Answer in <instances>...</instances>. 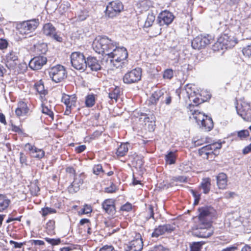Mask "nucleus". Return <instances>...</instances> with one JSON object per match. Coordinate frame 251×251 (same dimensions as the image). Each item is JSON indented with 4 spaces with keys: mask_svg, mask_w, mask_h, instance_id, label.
Wrapping results in <instances>:
<instances>
[{
    "mask_svg": "<svg viewBox=\"0 0 251 251\" xmlns=\"http://www.w3.org/2000/svg\"><path fill=\"white\" fill-rule=\"evenodd\" d=\"M92 46L96 52L105 54L110 58V63L116 68L122 67L124 61L128 56L125 48L118 47L116 42L106 36L96 37Z\"/></svg>",
    "mask_w": 251,
    "mask_h": 251,
    "instance_id": "1",
    "label": "nucleus"
},
{
    "mask_svg": "<svg viewBox=\"0 0 251 251\" xmlns=\"http://www.w3.org/2000/svg\"><path fill=\"white\" fill-rule=\"evenodd\" d=\"M237 43V39L232 33H224L218 38L217 42L213 46L214 50L230 49Z\"/></svg>",
    "mask_w": 251,
    "mask_h": 251,
    "instance_id": "2",
    "label": "nucleus"
},
{
    "mask_svg": "<svg viewBox=\"0 0 251 251\" xmlns=\"http://www.w3.org/2000/svg\"><path fill=\"white\" fill-rule=\"evenodd\" d=\"M191 230L193 235L200 238H208L213 233L211 222H199L198 225L193 226Z\"/></svg>",
    "mask_w": 251,
    "mask_h": 251,
    "instance_id": "3",
    "label": "nucleus"
},
{
    "mask_svg": "<svg viewBox=\"0 0 251 251\" xmlns=\"http://www.w3.org/2000/svg\"><path fill=\"white\" fill-rule=\"evenodd\" d=\"M72 66L75 69L84 71L86 68V59L83 53L79 51L73 52L70 55Z\"/></svg>",
    "mask_w": 251,
    "mask_h": 251,
    "instance_id": "4",
    "label": "nucleus"
},
{
    "mask_svg": "<svg viewBox=\"0 0 251 251\" xmlns=\"http://www.w3.org/2000/svg\"><path fill=\"white\" fill-rule=\"evenodd\" d=\"M49 75L52 81L58 83L67 77V72L64 66L57 65L50 69Z\"/></svg>",
    "mask_w": 251,
    "mask_h": 251,
    "instance_id": "5",
    "label": "nucleus"
},
{
    "mask_svg": "<svg viewBox=\"0 0 251 251\" xmlns=\"http://www.w3.org/2000/svg\"><path fill=\"white\" fill-rule=\"evenodd\" d=\"M38 19H33L24 21L17 25V28L20 34L22 35L27 34L34 31L39 25Z\"/></svg>",
    "mask_w": 251,
    "mask_h": 251,
    "instance_id": "6",
    "label": "nucleus"
},
{
    "mask_svg": "<svg viewBox=\"0 0 251 251\" xmlns=\"http://www.w3.org/2000/svg\"><path fill=\"white\" fill-rule=\"evenodd\" d=\"M122 3L118 0L110 2L106 6L105 15L109 18H112L118 15L123 10Z\"/></svg>",
    "mask_w": 251,
    "mask_h": 251,
    "instance_id": "7",
    "label": "nucleus"
},
{
    "mask_svg": "<svg viewBox=\"0 0 251 251\" xmlns=\"http://www.w3.org/2000/svg\"><path fill=\"white\" fill-rule=\"evenodd\" d=\"M142 71L140 68L133 69L126 73L123 77L125 83L131 84L138 82L141 79Z\"/></svg>",
    "mask_w": 251,
    "mask_h": 251,
    "instance_id": "8",
    "label": "nucleus"
},
{
    "mask_svg": "<svg viewBox=\"0 0 251 251\" xmlns=\"http://www.w3.org/2000/svg\"><path fill=\"white\" fill-rule=\"evenodd\" d=\"M212 38L209 35L198 36L192 40L191 45L193 49L200 50L210 44Z\"/></svg>",
    "mask_w": 251,
    "mask_h": 251,
    "instance_id": "9",
    "label": "nucleus"
},
{
    "mask_svg": "<svg viewBox=\"0 0 251 251\" xmlns=\"http://www.w3.org/2000/svg\"><path fill=\"white\" fill-rule=\"evenodd\" d=\"M199 219L201 222H211V218L215 213V209L211 206L202 207L199 209Z\"/></svg>",
    "mask_w": 251,
    "mask_h": 251,
    "instance_id": "10",
    "label": "nucleus"
},
{
    "mask_svg": "<svg viewBox=\"0 0 251 251\" xmlns=\"http://www.w3.org/2000/svg\"><path fill=\"white\" fill-rule=\"evenodd\" d=\"M241 106L240 108L236 106L238 114L245 121H251V103L244 101L242 102Z\"/></svg>",
    "mask_w": 251,
    "mask_h": 251,
    "instance_id": "11",
    "label": "nucleus"
},
{
    "mask_svg": "<svg viewBox=\"0 0 251 251\" xmlns=\"http://www.w3.org/2000/svg\"><path fill=\"white\" fill-rule=\"evenodd\" d=\"M175 16L171 12L164 10L158 16L157 22L160 26L168 25L172 23Z\"/></svg>",
    "mask_w": 251,
    "mask_h": 251,
    "instance_id": "12",
    "label": "nucleus"
},
{
    "mask_svg": "<svg viewBox=\"0 0 251 251\" xmlns=\"http://www.w3.org/2000/svg\"><path fill=\"white\" fill-rule=\"evenodd\" d=\"M47 62V59L44 56H35L30 60L29 67L33 70L41 69Z\"/></svg>",
    "mask_w": 251,
    "mask_h": 251,
    "instance_id": "13",
    "label": "nucleus"
},
{
    "mask_svg": "<svg viewBox=\"0 0 251 251\" xmlns=\"http://www.w3.org/2000/svg\"><path fill=\"white\" fill-rule=\"evenodd\" d=\"M175 228L174 226L170 224L159 226L157 228H155L152 232V237H158L159 236L163 235L166 232H171Z\"/></svg>",
    "mask_w": 251,
    "mask_h": 251,
    "instance_id": "14",
    "label": "nucleus"
},
{
    "mask_svg": "<svg viewBox=\"0 0 251 251\" xmlns=\"http://www.w3.org/2000/svg\"><path fill=\"white\" fill-rule=\"evenodd\" d=\"M18 64V59L17 53L11 51L6 56L5 65L9 69H14Z\"/></svg>",
    "mask_w": 251,
    "mask_h": 251,
    "instance_id": "15",
    "label": "nucleus"
},
{
    "mask_svg": "<svg viewBox=\"0 0 251 251\" xmlns=\"http://www.w3.org/2000/svg\"><path fill=\"white\" fill-rule=\"evenodd\" d=\"M86 68H90L93 71H97L101 68L100 61L95 57H88L86 59Z\"/></svg>",
    "mask_w": 251,
    "mask_h": 251,
    "instance_id": "16",
    "label": "nucleus"
},
{
    "mask_svg": "<svg viewBox=\"0 0 251 251\" xmlns=\"http://www.w3.org/2000/svg\"><path fill=\"white\" fill-rule=\"evenodd\" d=\"M191 107L192 105L191 104H190V114L192 115L193 118L195 120L196 122L198 123V124L200 126L201 124L202 123V122H204L205 119L206 118V117H207V116L200 112L198 109H191Z\"/></svg>",
    "mask_w": 251,
    "mask_h": 251,
    "instance_id": "17",
    "label": "nucleus"
},
{
    "mask_svg": "<svg viewBox=\"0 0 251 251\" xmlns=\"http://www.w3.org/2000/svg\"><path fill=\"white\" fill-rule=\"evenodd\" d=\"M102 208L107 214L113 215L115 213V207L112 199L105 200L102 204Z\"/></svg>",
    "mask_w": 251,
    "mask_h": 251,
    "instance_id": "18",
    "label": "nucleus"
},
{
    "mask_svg": "<svg viewBox=\"0 0 251 251\" xmlns=\"http://www.w3.org/2000/svg\"><path fill=\"white\" fill-rule=\"evenodd\" d=\"M180 95H182L185 99L191 100L195 97L196 92L192 90L191 84H187L181 90L179 96L180 97Z\"/></svg>",
    "mask_w": 251,
    "mask_h": 251,
    "instance_id": "19",
    "label": "nucleus"
},
{
    "mask_svg": "<svg viewBox=\"0 0 251 251\" xmlns=\"http://www.w3.org/2000/svg\"><path fill=\"white\" fill-rule=\"evenodd\" d=\"M217 184L219 189L226 188L227 185V176L226 174L220 173L216 177Z\"/></svg>",
    "mask_w": 251,
    "mask_h": 251,
    "instance_id": "20",
    "label": "nucleus"
},
{
    "mask_svg": "<svg viewBox=\"0 0 251 251\" xmlns=\"http://www.w3.org/2000/svg\"><path fill=\"white\" fill-rule=\"evenodd\" d=\"M129 246L136 248L137 250H141L143 249V242L140 234L136 235V239L129 243Z\"/></svg>",
    "mask_w": 251,
    "mask_h": 251,
    "instance_id": "21",
    "label": "nucleus"
},
{
    "mask_svg": "<svg viewBox=\"0 0 251 251\" xmlns=\"http://www.w3.org/2000/svg\"><path fill=\"white\" fill-rule=\"evenodd\" d=\"M62 101L64 103L66 107H73L75 106L76 98L73 96L65 95L62 99Z\"/></svg>",
    "mask_w": 251,
    "mask_h": 251,
    "instance_id": "22",
    "label": "nucleus"
},
{
    "mask_svg": "<svg viewBox=\"0 0 251 251\" xmlns=\"http://www.w3.org/2000/svg\"><path fill=\"white\" fill-rule=\"evenodd\" d=\"M28 111V109L26 104L23 102L20 101L18 104V107L15 110V113L18 117L26 114Z\"/></svg>",
    "mask_w": 251,
    "mask_h": 251,
    "instance_id": "23",
    "label": "nucleus"
},
{
    "mask_svg": "<svg viewBox=\"0 0 251 251\" xmlns=\"http://www.w3.org/2000/svg\"><path fill=\"white\" fill-rule=\"evenodd\" d=\"M161 95H163V90H157L154 91L149 99V104H156L157 102L160 100Z\"/></svg>",
    "mask_w": 251,
    "mask_h": 251,
    "instance_id": "24",
    "label": "nucleus"
},
{
    "mask_svg": "<svg viewBox=\"0 0 251 251\" xmlns=\"http://www.w3.org/2000/svg\"><path fill=\"white\" fill-rule=\"evenodd\" d=\"M210 179L209 178H205L202 179L200 187L202 189L204 194H207L210 190Z\"/></svg>",
    "mask_w": 251,
    "mask_h": 251,
    "instance_id": "25",
    "label": "nucleus"
},
{
    "mask_svg": "<svg viewBox=\"0 0 251 251\" xmlns=\"http://www.w3.org/2000/svg\"><path fill=\"white\" fill-rule=\"evenodd\" d=\"M43 31L45 35L51 36L52 34L55 33V28L51 24L47 23L44 25Z\"/></svg>",
    "mask_w": 251,
    "mask_h": 251,
    "instance_id": "26",
    "label": "nucleus"
},
{
    "mask_svg": "<svg viewBox=\"0 0 251 251\" xmlns=\"http://www.w3.org/2000/svg\"><path fill=\"white\" fill-rule=\"evenodd\" d=\"M201 127L207 131H210L213 127V122L211 117H206L204 122L201 124Z\"/></svg>",
    "mask_w": 251,
    "mask_h": 251,
    "instance_id": "27",
    "label": "nucleus"
},
{
    "mask_svg": "<svg viewBox=\"0 0 251 251\" xmlns=\"http://www.w3.org/2000/svg\"><path fill=\"white\" fill-rule=\"evenodd\" d=\"M10 200L3 195L0 194V212L6 209L10 203Z\"/></svg>",
    "mask_w": 251,
    "mask_h": 251,
    "instance_id": "28",
    "label": "nucleus"
},
{
    "mask_svg": "<svg viewBox=\"0 0 251 251\" xmlns=\"http://www.w3.org/2000/svg\"><path fill=\"white\" fill-rule=\"evenodd\" d=\"M34 48L35 50L38 53L41 54L45 53L47 50V45L43 42L39 43L36 45H34Z\"/></svg>",
    "mask_w": 251,
    "mask_h": 251,
    "instance_id": "29",
    "label": "nucleus"
},
{
    "mask_svg": "<svg viewBox=\"0 0 251 251\" xmlns=\"http://www.w3.org/2000/svg\"><path fill=\"white\" fill-rule=\"evenodd\" d=\"M172 96L170 94L163 90V95H161L160 100L162 103L169 105L172 101Z\"/></svg>",
    "mask_w": 251,
    "mask_h": 251,
    "instance_id": "30",
    "label": "nucleus"
},
{
    "mask_svg": "<svg viewBox=\"0 0 251 251\" xmlns=\"http://www.w3.org/2000/svg\"><path fill=\"white\" fill-rule=\"evenodd\" d=\"M128 147L126 144H121L117 150L116 154L119 156H124L128 151Z\"/></svg>",
    "mask_w": 251,
    "mask_h": 251,
    "instance_id": "31",
    "label": "nucleus"
},
{
    "mask_svg": "<svg viewBox=\"0 0 251 251\" xmlns=\"http://www.w3.org/2000/svg\"><path fill=\"white\" fill-rule=\"evenodd\" d=\"M155 19V17L152 13H149L145 21L144 26L149 27L152 25Z\"/></svg>",
    "mask_w": 251,
    "mask_h": 251,
    "instance_id": "32",
    "label": "nucleus"
},
{
    "mask_svg": "<svg viewBox=\"0 0 251 251\" xmlns=\"http://www.w3.org/2000/svg\"><path fill=\"white\" fill-rule=\"evenodd\" d=\"M35 88L37 92L41 95H45L47 93L46 91L44 89L43 83L41 81L38 82L35 84Z\"/></svg>",
    "mask_w": 251,
    "mask_h": 251,
    "instance_id": "33",
    "label": "nucleus"
},
{
    "mask_svg": "<svg viewBox=\"0 0 251 251\" xmlns=\"http://www.w3.org/2000/svg\"><path fill=\"white\" fill-rule=\"evenodd\" d=\"M95 99L94 95H89L86 97L85 104L87 107H91L95 104Z\"/></svg>",
    "mask_w": 251,
    "mask_h": 251,
    "instance_id": "34",
    "label": "nucleus"
},
{
    "mask_svg": "<svg viewBox=\"0 0 251 251\" xmlns=\"http://www.w3.org/2000/svg\"><path fill=\"white\" fill-rule=\"evenodd\" d=\"M175 153L172 152H169L167 155L165 156V160L166 162L169 164H173L175 162Z\"/></svg>",
    "mask_w": 251,
    "mask_h": 251,
    "instance_id": "35",
    "label": "nucleus"
},
{
    "mask_svg": "<svg viewBox=\"0 0 251 251\" xmlns=\"http://www.w3.org/2000/svg\"><path fill=\"white\" fill-rule=\"evenodd\" d=\"M36 150V151H34L32 154V156L39 159L42 158L45 155L44 151L43 150L38 148H37V150Z\"/></svg>",
    "mask_w": 251,
    "mask_h": 251,
    "instance_id": "36",
    "label": "nucleus"
},
{
    "mask_svg": "<svg viewBox=\"0 0 251 251\" xmlns=\"http://www.w3.org/2000/svg\"><path fill=\"white\" fill-rule=\"evenodd\" d=\"M42 111L43 113L49 115L52 120H53V113L50 109L47 106H44L43 104L42 105Z\"/></svg>",
    "mask_w": 251,
    "mask_h": 251,
    "instance_id": "37",
    "label": "nucleus"
},
{
    "mask_svg": "<svg viewBox=\"0 0 251 251\" xmlns=\"http://www.w3.org/2000/svg\"><path fill=\"white\" fill-rule=\"evenodd\" d=\"M222 147L221 143H214L208 145V148H210L212 153L215 154L214 151H216L217 150L220 149ZM207 148V147H206Z\"/></svg>",
    "mask_w": 251,
    "mask_h": 251,
    "instance_id": "38",
    "label": "nucleus"
},
{
    "mask_svg": "<svg viewBox=\"0 0 251 251\" xmlns=\"http://www.w3.org/2000/svg\"><path fill=\"white\" fill-rule=\"evenodd\" d=\"M201 246L202 244L200 242H194L190 246V251H200Z\"/></svg>",
    "mask_w": 251,
    "mask_h": 251,
    "instance_id": "39",
    "label": "nucleus"
},
{
    "mask_svg": "<svg viewBox=\"0 0 251 251\" xmlns=\"http://www.w3.org/2000/svg\"><path fill=\"white\" fill-rule=\"evenodd\" d=\"M45 241H46L48 243L51 245L52 246H55L61 243V240L59 238L57 239H52L48 237H46L44 238Z\"/></svg>",
    "mask_w": 251,
    "mask_h": 251,
    "instance_id": "40",
    "label": "nucleus"
},
{
    "mask_svg": "<svg viewBox=\"0 0 251 251\" xmlns=\"http://www.w3.org/2000/svg\"><path fill=\"white\" fill-rule=\"evenodd\" d=\"M93 172L96 175H99L101 173L102 174L103 173V170L101 165L98 164L94 165L93 168Z\"/></svg>",
    "mask_w": 251,
    "mask_h": 251,
    "instance_id": "41",
    "label": "nucleus"
},
{
    "mask_svg": "<svg viewBox=\"0 0 251 251\" xmlns=\"http://www.w3.org/2000/svg\"><path fill=\"white\" fill-rule=\"evenodd\" d=\"M196 97H193L192 99H191V100H189L190 101H192L194 102V104H195L196 106H197L198 104H201L204 101V100H202L201 98H199L196 95ZM194 105H193V109H195Z\"/></svg>",
    "mask_w": 251,
    "mask_h": 251,
    "instance_id": "42",
    "label": "nucleus"
},
{
    "mask_svg": "<svg viewBox=\"0 0 251 251\" xmlns=\"http://www.w3.org/2000/svg\"><path fill=\"white\" fill-rule=\"evenodd\" d=\"M243 54L249 57H251V44L244 47L242 50Z\"/></svg>",
    "mask_w": 251,
    "mask_h": 251,
    "instance_id": "43",
    "label": "nucleus"
},
{
    "mask_svg": "<svg viewBox=\"0 0 251 251\" xmlns=\"http://www.w3.org/2000/svg\"><path fill=\"white\" fill-rule=\"evenodd\" d=\"M42 210L43 216H46L49 214L54 213L56 212V210L54 209L48 207L43 208Z\"/></svg>",
    "mask_w": 251,
    "mask_h": 251,
    "instance_id": "44",
    "label": "nucleus"
},
{
    "mask_svg": "<svg viewBox=\"0 0 251 251\" xmlns=\"http://www.w3.org/2000/svg\"><path fill=\"white\" fill-rule=\"evenodd\" d=\"M117 188L116 185L113 183H111V184L109 187L105 188L104 192L108 193H112L115 192Z\"/></svg>",
    "mask_w": 251,
    "mask_h": 251,
    "instance_id": "45",
    "label": "nucleus"
},
{
    "mask_svg": "<svg viewBox=\"0 0 251 251\" xmlns=\"http://www.w3.org/2000/svg\"><path fill=\"white\" fill-rule=\"evenodd\" d=\"M192 194L193 195V197L195 198V201L194 202V205H197L198 204L199 201L200 200L201 196L199 194L197 193L194 190L191 189L190 190Z\"/></svg>",
    "mask_w": 251,
    "mask_h": 251,
    "instance_id": "46",
    "label": "nucleus"
},
{
    "mask_svg": "<svg viewBox=\"0 0 251 251\" xmlns=\"http://www.w3.org/2000/svg\"><path fill=\"white\" fill-rule=\"evenodd\" d=\"M173 76V71L172 69L166 70L163 74L164 78L171 79Z\"/></svg>",
    "mask_w": 251,
    "mask_h": 251,
    "instance_id": "47",
    "label": "nucleus"
},
{
    "mask_svg": "<svg viewBox=\"0 0 251 251\" xmlns=\"http://www.w3.org/2000/svg\"><path fill=\"white\" fill-rule=\"evenodd\" d=\"M88 14L86 11H80L77 15V20L79 21H82L85 20Z\"/></svg>",
    "mask_w": 251,
    "mask_h": 251,
    "instance_id": "48",
    "label": "nucleus"
},
{
    "mask_svg": "<svg viewBox=\"0 0 251 251\" xmlns=\"http://www.w3.org/2000/svg\"><path fill=\"white\" fill-rule=\"evenodd\" d=\"M249 135V132L248 130H243L238 132V136L241 139L246 138Z\"/></svg>",
    "mask_w": 251,
    "mask_h": 251,
    "instance_id": "49",
    "label": "nucleus"
},
{
    "mask_svg": "<svg viewBox=\"0 0 251 251\" xmlns=\"http://www.w3.org/2000/svg\"><path fill=\"white\" fill-rule=\"evenodd\" d=\"M149 251H169L167 248H165L162 245H157L154 246L151 250Z\"/></svg>",
    "mask_w": 251,
    "mask_h": 251,
    "instance_id": "50",
    "label": "nucleus"
},
{
    "mask_svg": "<svg viewBox=\"0 0 251 251\" xmlns=\"http://www.w3.org/2000/svg\"><path fill=\"white\" fill-rule=\"evenodd\" d=\"M173 180L174 181H179L180 182H185L187 181V177L184 176H178L174 177Z\"/></svg>",
    "mask_w": 251,
    "mask_h": 251,
    "instance_id": "51",
    "label": "nucleus"
},
{
    "mask_svg": "<svg viewBox=\"0 0 251 251\" xmlns=\"http://www.w3.org/2000/svg\"><path fill=\"white\" fill-rule=\"evenodd\" d=\"M92 208L90 206L85 205L81 209V214H88L91 212Z\"/></svg>",
    "mask_w": 251,
    "mask_h": 251,
    "instance_id": "52",
    "label": "nucleus"
},
{
    "mask_svg": "<svg viewBox=\"0 0 251 251\" xmlns=\"http://www.w3.org/2000/svg\"><path fill=\"white\" fill-rule=\"evenodd\" d=\"M72 188H74V191L77 192L79 189V184L77 183V179L75 178L74 181L72 183Z\"/></svg>",
    "mask_w": 251,
    "mask_h": 251,
    "instance_id": "53",
    "label": "nucleus"
},
{
    "mask_svg": "<svg viewBox=\"0 0 251 251\" xmlns=\"http://www.w3.org/2000/svg\"><path fill=\"white\" fill-rule=\"evenodd\" d=\"M131 209V205L129 203H126L121 207V210L124 211H129Z\"/></svg>",
    "mask_w": 251,
    "mask_h": 251,
    "instance_id": "54",
    "label": "nucleus"
},
{
    "mask_svg": "<svg viewBox=\"0 0 251 251\" xmlns=\"http://www.w3.org/2000/svg\"><path fill=\"white\" fill-rule=\"evenodd\" d=\"M100 251H116L112 246H104L100 249Z\"/></svg>",
    "mask_w": 251,
    "mask_h": 251,
    "instance_id": "55",
    "label": "nucleus"
},
{
    "mask_svg": "<svg viewBox=\"0 0 251 251\" xmlns=\"http://www.w3.org/2000/svg\"><path fill=\"white\" fill-rule=\"evenodd\" d=\"M20 161L22 164H26V157L24 153L21 152L20 153Z\"/></svg>",
    "mask_w": 251,
    "mask_h": 251,
    "instance_id": "56",
    "label": "nucleus"
},
{
    "mask_svg": "<svg viewBox=\"0 0 251 251\" xmlns=\"http://www.w3.org/2000/svg\"><path fill=\"white\" fill-rule=\"evenodd\" d=\"M25 147H27L28 150L31 151V154H32L34 152V151H36V150H37V148L35 146L31 145L29 143H27L25 145Z\"/></svg>",
    "mask_w": 251,
    "mask_h": 251,
    "instance_id": "57",
    "label": "nucleus"
},
{
    "mask_svg": "<svg viewBox=\"0 0 251 251\" xmlns=\"http://www.w3.org/2000/svg\"><path fill=\"white\" fill-rule=\"evenodd\" d=\"M9 243L11 245H14L15 248H21L24 245L23 243H18L13 240H10Z\"/></svg>",
    "mask_w": 251,
    "mask_h": 251,
    "instance_id": "58",
    "label": "nucleus"
},
{
    "mask_svg": "<svg viewBox=\"0 0 251 251\" xmlns=\"http://www.w3.org/2000/svg\"><path fill=\"white\" fill-rule=\"evenodd\" d=\"M7 42L5 40L0 39V49H4L7 47Z\"/></svg>",
    "mask_w": 251,
    "mask_h": 251,
    "instance_id": "59",
    "label": "nucleus"
},
{
    "mask_svg": "<svg viewBox=\"0 0 251 251\" xmlns=\"http://www.w3.org/2000/svg\"><path fill=\"white\" fill-rule=\"evenodd\" d=\"M235 195V193L228 191L225 193V197L226 199H229L231 198H233Z\"/></svg>",
    "mask_w": 251,
    "mask_h": 251,
    "instance_id": "60",
    "label": "nucleus"
},
{
    "mask_svg": "<svg viewBox=\"0 0 251 251\" xmlns=\"http://www.w3.org/2000/svg\"><path fill=\"white\" fill-rule=\"evenodd\" d=\"M50 37H52L56 41L59 42H61L62 41V37L59 35H57L55 32L54 33L52 34Z\"/></svg>",
    "mask_w": 251,
    "mask_h": 251,
    "instance_id": "61",
    "label": "nucleus"
},
{
    "mask_svg": "<svg viewBox=\"0 0 251 251\" xmlns=\"http://www.w3.org/2000/svg\"><path fill=\"white\" fill-rule=\"evenodd\" d=\"M86 149L85 145H80L75 148V151L77 153H80Z\"/></svg>",
    "mask_w": 251,
    "mask_h": 251,
    "instance_id": "62",
    "label": "nucleus"
},
{
    "mask_svg": "<svg viewBox=\"0 0 251 251\" xmlns=\"http://www.w3.org/2000/svg\"><path fill=\"white\" fill-rule=\"evenodd\" d=\"M32 244L34 245H44L45 243L43 241L39 240H33L32 241Z\"/></svg>",
    "mask_w": 251,
    "mask_h": 251,
    "instance_id": "63",
    "label": "nucleus"
},
{
    "mask_svg": "<svg viewBox=\"0 0 251 251\" xmlns=\"http://www.w3.org/2000/svg\"><path fill=\"white\" fill-rule=\"evenodd\" d=\"M251 152V143L246 147L243 150V153L245 154L248 153L249 152Z\"/></svg>",
    "mask_w": 251,
    "mask_h": 251,
    "instance_id": "64",
    "label": "nucleus"
}]
</instances>
